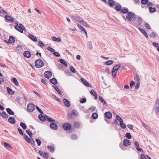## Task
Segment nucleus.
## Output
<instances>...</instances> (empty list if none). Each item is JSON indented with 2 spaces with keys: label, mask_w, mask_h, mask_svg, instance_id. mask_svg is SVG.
Segmentation results:
<instances>
[{
  "label": "nucleus",
  "mask_w": 159,
  "mask_h": 159,
  "mask_svg": "<svg viewBox=\"0 0 159 159\" xmlns=\"http://www.w3.org/2000/svg\"><path fill=\"white\" fill-rule=\"evenodd\" d=\"M14 28L15 29L21 33H23L24 30H25V27L22 24H19V25H15Z\"/></svg>",
  "instance_id": "obj_1"
},
{
  "label": "nucleus",
  "mask_w": 159,
  "mask_h": 159,
  "mask_svg": "<svg viewBox=\"0 0 159 159\" xmlns=\"http://www.w3.org/2000/svg\"><path fill=\"white\" fill-rule=\"evenodd\" d=\"M126 17L127 19L129 21L132 20V18L134 20H135L136 18L135 16L130 12H128Z\"/></svg>",
  "instance_id": "obj_2"
},
{
  "label": "nucleus",
  "mask_w": 159,
  "mask_h": 159,
  "mask_svg": "<svg viewBox=\"0 0 159 159\" xmlns=\"http://www.w3.org/2000/svg\"><path fill=\"white\" fill-rule=\"evenodd\" d=\"M24 136L25 140L28 143H30L32 145H34L35 143L34 140H33L29 138L28 137L26 134H24Z\"/></svg>",
  "instance_id": "obj_3"
},
{
  "label": "nucleus",
  "mask_w": 159,
  "mask_h": 159,
  "mask_svg": "<svg viewBox=\"0 0 159 159\" xmlns=\"http://www.w3.org/2000/svg\"><path fill=\"white\" fill-rule=\"evenodd\" d=\"M43 62L41 60L38 59L35 61V66L38 68H40L43 66Z\"/></svg>",
  "instance_id": "obj_4"
},
{
  "label": "nucleus",
  "mask_w": 159,
  "mask_h": 159,
  "mask_svg": "<svg viewBox=\"0 0 159 159\" xmlns=\"http://www.w3.org/2000/svg\"><path fill=\"white\" fill-rule=\"evenodd\" d=\"M35 108V105L32 103L29 104L27 105V109L30 112L34 111Z\"/></svg>",
  "instance_id": "obj_5"
},
{
  "label": "nucleus",
  "mask_w": 159,
  "mask_h": 159,
  "mask_svg": "<svg viewBox=\"0 0 159 159\" xmlns=\"http://www.w3.org/2000/svg\"><path fill=\"white\" fill-rule=\"evenodd\" d=\"M63 128L65 130H69L71 127L70 124L68 123H64L62 125Z\"/></svg>",
  "instance_id": "obj_6"
},
{
  "label": "nucleus",
  "mask_w": 159,
  "mask_h": 159,
  "mask_svg": "<svg viewBox=\"0 0 159 159\" xmlns=\"http://www.w3.org/2000/svg\"><path fill=\"white\" fill-rule=\"evenodd\" d=\"M52 74L51 72L49 71H47L45 72L44 76L47 78H50L52 76Z\"/></svg>",
  "instance_id": "obj_7"
},
{
  "label": "nucleus",
  "mask_w": 159,
  "mask_h": 159,
  "mask_svg": "<svg viewBox=\"0 0 159 159\" xmlns=\"http://www.w3.org/2000/svg\"><path fill=\"white\" fill-rule=\"evenodd\" d=\"M47 116L46 115L42 116V114H40L38 117L39 120L42 121H45L47 119Z\"/></svg>",
  "instance_id": "obj_8"
},
{
  "label": "nucleus",
  "mask_w": 159,
  "mask_h": 159,
  "mask_svg": "<svg viewBox=\"0 0 159 159\" xmlns=\"http://www.w3.org/2000/svg\"><path fill=\"white\" fill-rule=\"evenodd\" d=\"M77 25L79 27V28L80 29V30L82 31H83L85 33V35H86V37L88 36L87 35V33L86 30L84 29V28L83 27V26L81 25H80L79 24H77Z\"/></svg>",
  "instance_id": "obj_9"
},
{
  "label": "nucleus",
  "mask_w": 159,
  "mask_h": 159,
  "mask_svg": "<svg viewBox=\"0 0 159 159\" xmlns=\"http://www.w3.org/2000/svg\"><path fill=\"white\" fill-rule=\"evenodd\" d=\"M54 122L51 123L50 126L51 129L53 130H56L57 129V125L54 123Z\"/></svg>",
  "instance_id": "obj_10"
},
{
  "label": "nucleus",
  "mask_w": 159,
  "mask_h": 159,
  "mask_svg": "<svg viewBox=\"0 0 159 159\" xmlns=\"http://www.w3.org/2000/svg\"><path fill=\"white\" fill-rule=\"evenodd\" d=\"M123 142V145L125 146H127L130 145V142L127 139H124Z\"/></svg>",
  "instance_id": "obj_11"
},
{
  "label": "nucleus",
  "mask_w": 159,
  "mask_h": 159,
  "mask_svg": "<svg viewBox=\"0 0 159 159\" xmlns=\"http://www.w3.org/2000/svg\"><path fill=\"white\" fill-rule=\"evenodd\" d=\"M105 115L107 118L109 119H110L112 118V114L109 111L106 112Z\"/></svg>",
  "instance_id": "obj_12"
},
{
  "label": "nucleus",
  "mask_w": 159,
  "mask_h": 159,
  "mask_svg": "<svg viewBox=\"0 0 159 159\" xmlns=\"http://www.w3.org/2000/svg\"><path fill=\"white\" fill-rule=\"evenodd\" d=\"M24 56L27 58H29L31 56V54L30 52L28 51H25L23 53Z\"/></svg>",
  "instance_id": "obj_13"
},
{
  "label": "nucleus",
  "mask_w": 159,
  "mask_h": 159,
  "mask_svg": "<svg viewBox=\"0 0 159 159\" xmlns=\"http://www.w3.org/2000/svg\"><path fill=\"white\" fill-rule=\"evenodd\" d=\"M63 102L65 105L67 107H69L70 106V103L69 101L66 99H64L63 100Z\"/></svg>",
  "instance_id": "obj_14"
},
{
  "label": "nucleus",
  "mask_w": 159,
  "mask_h": 159,
  "mask_svg": "<svg viewBox=\"0 0 159 159\" xmlns=\"http://www.w3.org/2000/svg\"><path fill=\"white\" fill-rule=\"evenodd\" d=\"M81 81L86 86L89 87L90 86V85L89 83H88V81H87L85 80L84 79L82 78L81 79Z\"/></svg>",
  "instance_id": "obj_15"
},
{
  "label": "nucleus",
  "mask_w": 159,
  "mask_h": 159,
  "mask_svg": "<svg viewBox=\"0 0 159 159\" xmlns=\"http://www.w3.org/2000/svg\"><path fill=\"white\" fill-rule=\"evenodd\" d=\"M90 94L95 97V99H97L98 98L97 93L95 92L93 90H91L90 92Z\"/></svg>",
  "instance_id": "obj_16"
},
{
  "label": "nucleus",
  "mask_w": 159,
  "mask_h": 159,
  "mask_svg": "<svg viewBox=\"0 0 159 159\" xmlns=\"http://www.w3.org/2000/svg\"><path fill=\"white\" fill-rule=\"evenodd\" d=\"M28 37L31 39L34 42H36L37 41V39L32 34H29Z\"/></svg>",
  "instance_id": "obj_17"
},
{
  "label": "nucleus",
  "mask_w": 159,
  "mask_h": 159,
  "mask_svg": "<svg viewBox=\"0 0 159 159\" xmlns=\"http://www.w3.org/2000/svg\"><path fill=\"white\" fill-rule=\"evenodd\" d=\"M5 17L6 19L8 20L9 21L12 22H14V19L12 18L11 17L8 15H6L5 16Z\"/></svg>",
  "instance_id": "obj_18"
},
{
  "label": "nucleus",
  "mask_w": 159,
  "mask_h": 159,
  "mask_svg": "<svg viewBox=\"0 0 159 159\" xmlns=\"http://www.w3.org/2000/svg\"><path fill=\"white\" fill-rule=\"evenodd\" d=\"M8 120L9 122L11 124H14L16 123L15 120L13 117H9Z\"/></svg>",
  "instance_id": "obj_19"
},
{
  "label": "nucleus",
  "mask_w": 159,
  "mask_h": 159,
  "mask_svg": "<svg viewBox=\"0 0 159 159\" xmlns=\"http://www.w3.org/2000/svg\"><path fill=\"white\" fill-rule=\"evenodd\" d=\"M107 2L111 6H114L116 4L115 1L112 0H108Z\"/></svg>",
  "instance_id": "obj_20"
},
{
  "label": "nucleus",
  "mask_w": 159,
  "mask_h": 159,
  "mask_svg": "<svg viewBox=\"0 0 159 159\" xmlns=\"http://www.w3.org/2000/svg\"><path fill=\"white\" fill-rule=\"evenodd\" d=\"M139 30L140 31L145 35V37L146 38H148V34L144 30H143V29L140 28H139Z\"/></svg>",
  "instance_id": "obj_21"
},
{
  "label": "nucleus",
  "mask_w": 159,
  "mask_h": 159,
  "mask_svg": "<svg viewBox=\"0 0 159 159\" xmlns=\"http://www.w3.org/2000/svg\"><path fill=\"white\" fill-rule=\"evenodd\" d=\"M11 81L16 86H18L19 84L16 78H13L11 80Z\"/></svg>",
  "instance_id": "obj_22"
},
{
  "label": "nucleus",
  "mask_w": 159,
  "mask_h": 159,
  "mask_svg": "<svg viewBox=\"0 0 159 159\" xmlns=\"http://www.w3.org/2000/svg\"><path fill=\"white\" fill-rule=\"evenodd\" d=\"M120 66L121 65L120 64H117L113 67V70L116 71H117Z\"/></svg>",
  "instance_id": "obj_23"
},
{
  "label": "nucleus",
  "mask_w": 159,
  "mask_h": 159,
  "mask_svg": "<svg viewBox=\"0 0 159 159\" xmlns=\"http://www.w3.org/2000/svg\"><path fill=\"white\" fill-rule=\"evenodd\" d=\"M6 111L10 115H14V112L11 110L10 108H7L6 109Z\"/></svg>",
  "instance_id": "obj_24"
},
{
  "label": "nucleus",
  "mask_w": 159,
  "mask_h": 159,
  "mask_svg": "<svg viewBox=\"0 0 159 159\" xmlns=\"http://www.w3.org/2000/svg\"><path fill=\"white\" fill-rule=\"evenodd\" d=\"M52 40L54 41L59 42L61 41V39L60 38H56V37L52 36L51 37Z\"/></svg>",
  "instance_id": "obj_25"
},
{
  "label": "nucleus",
  "mask_w": 159,
  "mask_h": 159,
  "mask_svg": "<svg viewBox=\"0 0 159 159\" xmlns=\"http://www.w3.org/2000/svg\"><path fill=\"white\" fill-rule=\"evenodd\" d=\"M8 41L10 43H13L15 41V39L14 37L12 36H10L9 37Z\"/></svg>",
  "instance_id": "obj_26"
},
{
  "label": "nucleus",
  "mask_w": 159,
  "mask_h": 159,
  "mask_svg": "<svg viewBox=\"0 0 159 159\" xmlns=\"http://www.w3.org/2000/svg\"><path fill=\"white\" fill-rule=\"evenodd\" d=\"M50 81L51 83L54 85H56L57 84V81L55 78H53L50 79Z\"/></svg>",
  "instance_id": "obj_27"
},
{
  "label": "nucleus",
  "mask_w": 159,
  "mask_h": 159,
  "mask_svg": "<svg viewBox=\"0 0 159 159\" xmlns=\"http://www.w3.org/2000/svg\"><path fill=\"white\" fill-rule=\"evenodd\" d=\"M8 93L11 95H13L14 93V92L9 87H7V88Z\"/></svg>",
  "instance_id": "obj_28"
},
{
  "label": "nucleus",
  "mask_w": 159,
  "mask_h": 159,
  "mask_svg": "<svg viewBox=\"0 0 159 159\" xmlns=\"http://www.w3.org/2000/svg\"><path fill=\"white\" fill-rule=\"evenodd\" d=\"M47 148L51 152H53L55 151L54 148L52 146H47Z\"/></svg>",
  "instance_id": "obj_29"
},
{
  "label": "nucleus",
  "mask_w": 159,
  "mask_h": 159,
  "mask_svg": "<svg viewBox=\"0 0 159 159\" xmlns=\"http://www.w3.org/2000/svg\"><path fill=\"white\" fill-rule=\"evenodd\" d=\"M20 125L24 129H25L27 128L26 125L25 123L20 122Z\"/></svg>",
  "instance_id": "obj_30"
},
{
  "label": "nucleus",
  "mask_w": 159,
  "mask_h": 159,
  "mask_svg": "<svg viewBox=\"0 0 159 159\" xmlns=\"http://www.w3.org/2000/svg\"><path fill=\"white\" fill-rule=\"evenodd\" d=\"M1 116L5 118H7L8 117V115L4 111L2 112Z\"/></svg>",
  "instance_id": "obj_31"
},
{
  "label": "nucleus",
  "mask_w": 159,
  "mask_h": 159,
  "mask_svg": "<svg viewBox=\"0 0 159 159\" xmlns=\"http://www.w3.org/2000/svg\"><path fill=\"white\" fill-rule=\"evenodd\" d=\"M149 11L151 13H153L156 11V9L155 7H151L149 8Z\"/></svg>",
  "instance_id": "obj_32"
},
{
  "label": "nucleus",
  "mask_w": 159,
  "mask_h": 159,
  "mask_svg": "<svg viewBox=\"0 0 159 159\" xmlns=\"http://www.w3.org/2000/svg\"><path fill=\"white\" fill-rule=\"evenodd\" d=\"M4 146L6 148H11L12 147L11 146L9 143H7L6 142H5L4 143Z\"/></svg>",
  "instance_id": "obj_33"
},
{
  "label": "nucleus",
  "mask_w": 159,
  "mask_h": 159,
  "mask_svg": "<svg viewBox=\"0 0 159 159\" xmlns=\"http://www.w3.org/2000/svg\"><path fill=\"white\" fill-rule=\"evenodd\" d=\"M60 62L62 64H63L64 66H67V65L66 63V62L63 59H60Z\"/></svg>",
  "instance_id": "obj_34"
},
{
  "label": "nucleus",
  "mask_w": 159,
  "mask_h": 159,
  "mask_svg": "<svg viewBox=\"0 0 159 159\" xmlns=\"http://www.w3.org/2000/svg\"><path fill=\"white\" fill-rule=\"evenodd\" d=\"M113 63V62L112 60H109L106 61L105 63V64L107 65H110L112 64Z\"/></svg>",
  "instance_id": "obj_35"
},
{
  "label": "nucleus",
  "mask_w": 159,
  "mask_h": 159,
  "mask_svg": "<svg viewBox=\"0 0 159 159\" xmlns=\"http://www.w3.org/2000/svg\"><path fill=\"white\" fill-rule=\"evenodd\" d=\"M87 47L91 49L93 47L92 45V43L91 41L87 43Z\"/></svg>",
  "instance_id": "obj_36"
},
{
  "label": "nucleus",
  "mask_w": 159,
  "mask_h": 159,
  "mask_svg": "<svg viewBox=\"0 0 159 159\" xmlns=\"http://www.w3.org/2000/svg\"><path fill=\"white\" fill-rule=\"evenodd\" d=\"M54 88L56 90L57 92V93L60 95H61L62 93L61 91L59 90L57 87L56 86H54Z\"/></svg>",
  "instance_id": "obj_37"
},
{
  "label": "nucleus",
  "mask_w": 159,
  "mask_h": 159,
  "mask_svg": "<svg viewBox=\"0 0 159 159\" xmlns=\"http://www.w3.org/2000/svg\"><path fill=\"white\" fill-rule=\"evenodd\" d=\"M80 125V123L77 122H75L74 123V126L76 128H79Z\"/></svg>",
  "instance_id": "obj_38"
},
{
  "label": "nucleus",
  "mask_w": 159,
  "mask_h": 159,
  "mask_svg": "<svg viewBox=\"0 0 159 159\" xmlns=\"http://www.w3.org/2000/svg\"><path fill=\"white\" fill-rule=\"evenodd\" d=\"M92 117L93 119H97L98 118V115L97 113H94L92 115Z\"/></svg>",
  "instance_id": "obj_39"
},
{
  "label": "nucleus",
  "mask_w": 159,
  "mask_h": 159,
  "mask_svg": "<svg viewBox=\"0 0 159 159\" xmlns=\"http://www.w3.org/2000/svg\"><path fill=\"white\" fill-rule=\"evenodd\" d=\"M26 133L29 135L30 137H32L33 136V134L31 132V131L29 130H26Z\"/></svg>",
  "instance_id": "obj_40"
},
{
  "label": "nucleus",
  "mask_w": 159,
  "mask_h": 159,
  "mask_svg": "<svg viewBox=\"0 0 159 159\" xmlns=\"http://www.w3.org/2000/svg\"><path fill=\"white\" fill-rule=\"evenodd\" d=\"M121 11L123 13H128V9L127 8H122L121 9Z\"/></svg>",
  "instance_id": "obj_41"
},
{
  "label": "nucleus",
  "mask_w": 159,
  "mask_h": 159,
  "mask_svg": "<svg viewBox=\"0 0 159 159\" xmlns=\"http://www.w3.org/2000/svg\"><path fill=\"white\" fill-rule=\"evenodd\" d=\"M24 46L23 45H21L17 46L16 47V48L17 50L20 51L22 50Z\"/></svg>",
  "instance_id": "obj_42"
},
{
  "label": "nucleus",
  "mask_w": 159,
  "mask_h": 159,
  "mask_svg": "<svg viewBox=\"0 0 159 159\" xmlns=\"http://www.w3.org/2000/svg\"><path fill=\"white\" fill-rule=\"evenodd\" d=\"M116 9L118 11H121V7L120 5H117L115 7Z\"/></svg>",
  "instance_id": "obj_43"
},
{
  "label": "nucleus",
  "mask_w": 159,
  "mask_h": 159,
  "mask_svg": "<svg viewBox=\"0 0 159 159\" xmlns=\"http://www.w3.org/2000/svg\"><path fill=\"white\" fill-rule=\"evenodd\" d=\"M120 126L123 128V129H125L126 127V126L125 125L123 122H121L120 123Z\"/></svg>",
  "instance_id": "obj_44"
},
{
  "label": "nucleus",
  "mask_w": 159,
  "mask_h": 159,
  "mask_svg": "<svg viewBox=\"0 0 159 159\" xmlns=\"http://www.w3.org/2000/svg\"><path fill=\"white\" fill-rule=\"evenodd\" d=\"M99 99L100 100V101L105 104H106V102L102 98L101 96L99 97Z\"/></svg>",
  "instance_id": "obj_45"
},
{
  "label": "nucleus",
  "mask_w": 159,
  "mask_h": 159,
  "mask_svg": "<svg viewBox=\"0 0 159 159\" xmlns=\"http://www.w3.org/2000/svg\"><path fill=\"white\" fill-rule=\"evenodd\" d=\"M70 71H72V72H73V73H76V70L73 66H70Z\"/></svg>",
  "instance_id": "obj_46"
},
{
  "label": "nucleus",
  "mask_w": 159,
  "mask_h": 159,
  "mask_svg": "<svg viewBox=\"0 0 159 159\" xmlns=\"http://www.w3.org/2000/svg\"><path fill=\"white\" fill-rule=\"evenodd\" d=\"M72 113L73 115L75 116H77L78 115V113L76 110H73Z\"/></svg>",
  "instance_id": "obj_47"
},
{
  "label": "nucleus",
  "mask_w": 159,
  "mask_h": 159,
  "mask_svg": "<svg viewBox=\"0 0 159 159\" xmlns=\"http://www.w3.org/2000/svg\"><path fill=\"white\" fill-rule=\"evenodd\" d=\"M35 141L38 144V146H40L41 143V141L39 139H35Z\"/></svg>",
  "instance_id": "obj_48"
},
{
  "label": "nucleus",
  "mask_w": 159,
  "mask_h": 159,
  "mask_svg": "<svg viewBox=\"0 0 159 159\" xmlns=\"http://www.w3.org/2000/svg\"><path fill=\"white\" fill-rule=\"evenodd\" d=\"M125 136L126 138L129 139H130L131 138V136L130 134L129 133H127L125 134Z\"/></svg>",
  "instance_id": "obj_49"
},
{
  "label": "nucleus",
  "mask_w": 159,
  "mask_h": 159,
  "mask_svg": "<svg viewBox=\"0 0 159 159\" xmlns=\"http://www.w3.org/2000/svg\"><path fill=\"white\" fill-rule=\"evenodd\" d=\"M47 119L49 122H52L53 123L55 122V120H54L52 118H49V117H48V116H47Z\"/></svg>",
  "instance_id": "obj_50"
},
{
  "label": "nucleus",
  "mask_w": 159,
  "mask_h": 159,
  "mask_svg": "<svg viewBox=\"0 0 159 159\" xmlns=\"http://www.w3.org/2000/svg\"><path fill=\"white\" fill-rule=\"evenodd\" d=\"M141 3L143 4H146L148 3V0H141Z\"/></svg>",
  "instance_id": "obj_51"
},
{
  "label": "nucleus",
  "mask_w": 159,
  "mask_h": 159,
  "mask_svg": "<svg viewBox=\"0 0 159 159\" xmlns=\"http://www.w3.org/2000/svg\"><path fill=\"white\" fill-rule=\"evenodd\" d=\"M111 73L113 77L114 78H115L116 77V71H114V70H112L111 72Z\"/></svg>",
  "instance_id": "obj_52"
},
{
  "label": "nucleus",
  "mask_w": 159,
  "mask_h": 159,
  "mask_svg": "<svg viewBox=\"0 0 159 159\" xmlns=\"http://www.w3.org/2000/svg\"><path fill=\"white\" fill-rule=\"evenodd\" d=\"M86 99L85 98H82L80 100V102L81 103H84L86 102Z\"/></svg>",
  "instance_id": "obj_53"
},
{
  "label": "nucleus",
  "mask_w": 159,
  "mask_h": 159,
  "mask_svg": "<svg viewBox=\"0 0 159 159\" xmlns=\"http://www.w3.org/2000/svg\"><path fill=\"white\" fill-rule=\"evenodd\" d=\"M116 117L117 120L120 122H123V120L118 115H117L116 116Z\"/></svg>",
  "instance_id": "obj_54"
},
{
  "label": "nucleus",
  "mask_w": 159,
  "mask_h": 159,
  "mask_svg": "<svg viewBox=\"0 0 159 159\" xmlns=\"http://www.w3.org/2000/svg\"><path fill=\"white\" fill-rule=\"evenodd\" d=\"M43 156L46 158H48L49 156L48 154L46 152H44L43 155Z\"/></svg>",
  "instance_id": "obj_55"
},
{
  "label": "nucleus",
  "mask_w": 159,
  "mask_h": 159,
  "mask_svg": "<svg viewBox=\"0 0 159 159\" xmlns=\"http://www.w3.org/2000/svg\"><path fill=\"white\" fill-rule=\"evenodd\" d=\"M39 46L41 47H43L44 46L43 43L42 42V41H39Z\"/></svg>",
  "instance_id": "obj_56"
},
{
  "label": "nucleus",
  "mask_w": 159,
  "mask_h": 159,
  "mask_svg": "<svg viewBox=\"0 0 159 159\" xmlns=\"http://www.w3.org/2000/svg\"><path fill=\"white\" fill-rule=\"evenodd\" d=\"M22 99V98H20L19 97H17L16 98L17 102L19 104H20V101H21Z\"/></svg>",
  "instance_id": "obj_57"
},
{
  "label": "nucleus",
  "mask_w": 159,
  "mask_h": 159,
  "mask_svg": "<svg viewBox=\"0 0 159 159\" xmlns=\"http://www.w3.org/2000/svg\"><path fill=\"white\" fill-rule=\"evenodd\" d=\"M47 49L50 51V52H55V50L54 49L50 47H49Z\"/></svg>",
  "instance_id": "obj_58"
},
{
  "label": "nucleus",
  "mask_w": 159,
  "mask_h": 159,
  "mask_svg": "<svg viewBox=\"0 0 159 159\" xmlns=\"http://www.w3.org/2000/svg\"><path fill=\"white\" fill-rule=\"evenodd\" d=\"M95 109V107L92 106L91 107L89 108V110L92 111H94Z\"/></svg>",
  "instance_id": "obj_59"
},
{
  "label": "nucleus",
  "mask_w": 159,
  "mask_h": 159,
  "mask_svg": "<svg viewBox=\"0 0 159 159\" xmlns=\"http://www.w3.org/2000/svg\"><path fill=\"white\" fill-rule=\"evenodd\" d=\"M150 36L151 37L154 38L155 37V34L153 32L151 33L150 34Z\"/></svg>",
  "instance_id": "obj_60"
},
{
  "label": "nucleus",
  "mask_w": 159,
  "mask_h": 159,
  "mask_svg": "<svg viewBox=\"0 0 159 159\" xmlns=\"http://www.w3.org/2000/svg\"><path fill=\"white\" fill-rule=\"evenodd\" d=\"M36 108L38 111L41 113V114H43V111L37 106H36Z\"/></svg>",
  "instance_id": "obj_61"
},
{
  "label": "nucleus",
  "mask_w": 159,
  "mask_h": 159,
  "mask_svg": "<svg viewBox=\"0 0 159 159\" xmlns=\"http://www.w3.org/2000/svg\"><path fill=\"white\" fill-rule=\"evenodd\" d=\"M77 138V136L76 135L73 134L72 135L71 139H75Z\"/></svg>",
  "instance_id": "obj_62"
},
{
  "label": "nucleus",
  "mask_w": 159,
  "mask_h": 159,
  "mask_svg": "<svg viewBox=\"0 0 159 159\" xmlns=\"http://www.w3.org/2000/svg\"><path fill=\"white\" fill-rule=\"evenodd\" d=\"M140 85V82H137L136 84V85L135 86V89H138Z\"/></svg>",
  "instance_id": "obj_63"
},
{
  "label": "nucleus",
  "mask_w": 159,
  "mask_h": 159,
  "mask_svg": "<svg viewBox=\"0 0 159 159\" xmlns=\"http://www.w3.org/2000/svg\"><path fill=\"white\" fill-rule=\"evenodd\" d=\"M141 159H147L145 155L143 154H141Z\"/></svg>",
  "instance_id": "obj_64"
}]
</instances>
